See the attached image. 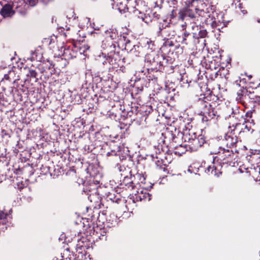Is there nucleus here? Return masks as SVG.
I'll use <instances>...</instances> for the list:
<instances>
[{"label":"nucleus","mask_w":260,"mask_h":260,"mask_svg":"<svg viewBox=\"0 0 260 260\" xmlns=\"http://www.w3.org/2000/svg\"><path fill=\"white\" fill-rule=\"evenodd\" d=\"M145 61L151 70L165 71L166 73H173L174 67L172 66L174 58L166 56L162 54H157L151 52L147 53L145 57Z\"/></svg>","instance_id":"obj_1"},{"label":"nucleus","mask_w":260,"mask_h":260,"mask_svg":"<svg viewBox=\"0 0 260 260\" xmlns=\"http://www.w3.org/2000/svg\"><path fill=\"white\" fill-rule=\"evenodd\" d=\"M186 143L188 151L191 152L197 151L206 142L205 138L203 135L198 137L192 130L185 129L179 133L177 137H173V140L176 143H179V140Z\"/></svg>","instance_id":"obj_2"},{"label":"nucleus","mask_w":260,"mask_h":260,"mask_svg":"<svg viewBox=\"0 0 260 260\" xmlns=\"http://www.w3.org/2000/svg\"><path fill=\"white\" fill-rule=\"evenodd\" d=\"M211 153L217 154V156L214 157V161H219L220 164H227L229 166L234 165L237 157V154L233 150L225 149L218 145L214 146Z\"/></svg>","instance_id":"obj_3"},{"label":"nucleus","mask_w":260,"mask_h":260,"mask_svg":"<svg viewBox=\"0 0 260 260\" xmlns=\"http://www.w3.org/2000/svg\"><path fill=\"white\" fill-rule=\"evenodd\" d=\"M197 108L199 114L202 116V121L206 122L207 124H209L212 120L215 122V120L217 119L210 102L203 99H199L197 103Z\"/></svg>","instance_id":"obj_4"},{"label":"nucleus","mask_w":260,"mask_h":260,"mask_svg":"<svg viewBox=\"0 0 260 260\" xmlns=\"http://www.w3.org/2000/svg\"><path fill=\"white\" fill-rule=\"evenodd\" d=\"M156 149L155 154L151 155L152 159L157 167L165 171L166 167L171 162V157L167 155V150H164L161 145H158Z\"/></svg>","instance_id":"obj_5"},{"label":"nucleus","mask_w":260,"mask_h":260,"mask_svg":"<svg viewBox=\"0 0 260 260\" xmlns=\"http://www.w3.org/2000/svg\"><path fill=\"white\" fill-rule=\"evenodd\" d=\"M232 113L230 115V118L232 120L230 123L229 126V128H232L233 130L239 127L240 124H242L246 120L245 117L247 118H251L252 112H247L246 114L243 110H240L238 107H236V109H232Z\"/></svg>","instance_id":"obj_6"},{"label":"nucleus","mask_w":260,"mask_h":260,"mask_svg":"<svg viewBox=\"0 0 260 260\" xmlns=\"http://www.w3.org/2000/svg\"><path fill=\"white\" fill-rule=\"evenodd\" d=\"M88 49L87 45L73 44L64 48L63 55L66 59L69 60L76 57L78 54H84Z\"/></svg>","instance_id":"obj_7"},{"label":"nucleus","mask_w":260,"mask_h":260,"mask_svg":"<svg viewBox=\"0 0 260 260\" xmlns=\"http://www.w3.org/2000/svg\"><path fill=\"white\" fill-rule=\"evenodd\" d=\"M198 13V20L194 22V25H192V30H194L196 28L198 29L199 26L201 25V24L213 25L214 22L213 12L211 13L209 11H205L203 10H201Z\"/></svg>","instance_id":"obj_8"},{"label":"nucleus","mask_w":260,"mask_h":260,"mask_svg":"<svg viewBox=\"0 0 260 260\" xmlns=\"http://www.w3.org/2000/svg\"><path fill=\"white\" fill-rule=\"evenodd\" d=\"M236 130H233L229 128L224 136V144L228 147L232 148L234 147H236L238 143V138L236 135Z\"/></svg>","instance_id":"obj_9"},{"label":"nucleus","mask_w":260,"mask_h":260,"mask_svg":"<svg viewBox=\"0 0 260 260\" xmlns=\"http://www.w3.org/2000/svg\"><path fill=\"white\" fill-rule=\"evenodd\" d=\"M170 23L168 22L166 20H163L162 22H160L158 24L159 36L165 35L168 31L170 32V34L166 35V36L168 38H172L174 36L175 32L170 27Z\"/></svg>","instance_id":"obj_10"},{"label":"nucleus","mask_w":260,"mask_h":260,"mask_svg":"<svg viewBox=\"0 0 260 260\" xmlns=\"http://www.w3.org/2000/svg\"><path fill=\"white\" fill-rule=\"evenodd\" d=\"M133 202L141 201H149L151 200V194L147 192L146 189L139 188V190L133 196Z\"/></svg>","instance_id":"obj_11"},{"label":"nucleus","mask_w":260,"mask_h":260,"mask_svg":"<svg viewBox=\"0 0 260 260\" xmlns=\"http://www.w3.org/2000/svg\"><path fill=\"white\" fill-rule=\"evenodd\" d=\"M221 165L222 164H220L219 161H214L213 160L212 165L209 166L206 171L215 176L219 177L221 174Z\"/></svg>","instance_id":"obj_12"},{"label":"nucleus","mask_w":260,"mask_h":260,"mask_svg":"<svg viewBox=\"0 0 260 260\" xmlns=\"http://www.w3.org/2000/svg\"><path fill=\"white\" fill-rule=\"evenodd\" d=\"M133 177L135 188H138L139 187L140 188L147 189V186L145 185L146 178L144 175L138 173Z\"/></svg>","instance_id":"obj_13"},{"label":"nucleus","mask_w":260,"mask_h":260,"mask_svg":"<svg viewBox=\"0 0 260 260\" xmlns=\"http://www.w3.org/2000/svg\"><path fill=\"white\" fill-rule=\"evenodd\" d=\"M251 91H248L246 88L240 87L237 92L236 100L238 103H242L247 98H252Z\"/></svg>","instance_id":"obj_14"},{"label":"nucleus","mask_w":260,"mask_h":260,"mask_svg":"<svg viewBox=\"0 0 260 260\" xmlns=\"http://www.w3.org/2000/svg\"><path fill=\"white\" fill-rule=\"evenodd\" d=\"M127 10L129 13H133L135 17L141 19L147 24H148L151 21L149 17H148L145 14L141 12L140 11L136 9L135 7L129 6V7H127Z\"/></svg>","instance_id":"obj_15"},{"label":"nucleus","mask_w":260,"mask_h":260,"mask_svg":"<svg viewBox=\"0 0 260 260\" xmlns=\"http://www.w3.org/2000/svg\"><path fill=\"white\" fill-rule=\"evenodd\" d=\"M164 49L166 51L169 50V51H173L175 49H177L178 50V53L181 54L183 52L182 47H181L179 44H175V43L169 39H167V40L165 41Z\"/></svg>","instance_id":"obj_16"},{"label":"nucleus","mask_w":260,"mask_h":260,"mask_svg":"<svg viewBox=\"0 0 260 260\" xmlns=\"http://www.w3.org/2000/svg\"><path fill=\"white\" fill-rule=\"evenodd\" d=\"M108 64L112 66L113 68H116L119 66V62L121 61L118 53L115 51L112 53H108Z\"/></svg>","instance_id":"obj_17"},{"label":"nucleus","mask_w":260,"mask_h":260,"mask_svg":"<svg viewBox=\"0 0 260 260\" xmlns=\"http://www.w3.org/2000/svg\"><path fill=\"white\" fill-rule=\"evenodd\" d=\"M173 136H172V137ZM172 141H173L172 140ZM174 143H175L174 141L172 142V146L173 147V150L172 153L175 155L181 156L183 154L185 153L186 151H188V149L186 147V143L182 141V143L179 144L178 145H175Z\"/></svg>","instance_id":"obj_18"},{"label":"nucleus","mask_w":260,"mask_h":260,"mask_svg":"<svg viewBox=\"0 0 260 260\" xmlns=\"http://www.w3.org/2000/svg\"><path fill=\"white\" fill-rule=\"evenodd\" d=\"M193 34L191 35L189 32L184 31L182 35V40L180 41L182 45L184 46H190L195 42Z\"/></svg>","instance_id":"obj_19"},{"label":"nucleus","mask_w":260,"mask_h":260,"mask_svg":"<svg viewBox=\"0 0 260 260\" xmlns=\"http://www.w3.org/2000/svg\"><path fill=\"white\" fill-rule=\"evenodd\" d=\"M101 46L105 51V54L112 53L115 51V45L114 41L112 40H104Z\"/></svg>","instance_id":"obj_20"},{"label":"nucleus","mask_w":260,"mask_h":260,"mask_svg":"<svg viewBox=\"0 0 260 260\" xmlns=\"http://www.w3.org/2000/svg\"><path fill=\"white\" fill-rule=\"evenodd\" d=\"M248 121V120H246L244 122L240 124L239 127L236 129V132L239 134L242 133L251 134L253 130L251 128L250 124Z\"/></svg>","instance_id":"obj_21"},{"label":"nucleus","mask_w":260,"mask_h":260,"mask_svg":"<svg viewBox=\"0 0 260 260\" xmlns=\"http://www.w3.org/2000/svg\"><path fill=\"white\" fill-rule=\"evenodd\" d=\"M1 15L5 18L12 16L14 14L12 7L10 4L4 5L1 10Z\"/></svg>","instance_id":"obj_22"},{"label":"nucleus","mask_w":260,"mask_h":260,"mask_svg":"<svg viewBox=\"0 0 260 260\" xmlns=\"http://www.w3.org/2000/svg\"><path fill=\"white\" fill-rule=\"evenodd\" d=\"M123 176V179L121 185H124L126 188L133 189L135 188V185L133 182V175H130V176L128 177L127 175H125Z\"/></svg>","instance_id":"obj_23"},{"label":"nucleus","mask_w":260,"mask_h":260,"mask_svg":"<svg viewBox=\"0 0 260 260\" xmlns=\"http://www.w3.org/2000/svg\"><path fill=\"white\" fill-rule=\"evenodd\" d=\"M201 10L198 8L192 9L190 8H186V15L187 17L192 19L194 23V22L197 21V20H198V16H199L198 12Z\"/></svg>","instance_id":"obj_24"},{"label":"nucleus","mask_w":260,"mask_h":260,"mask_svg":"<svg viewBox=\"0 0 260 260\" xmlns=\"http://www.w3.org/2000/svg\"><path fill=\"white\" fill-rule=\"evenodd\" d=\"M203 25L201 24V25L199 26L198 29L196 28L193 30H197L199 31L198 33L193 32V37L195 39V40L199 39V38H204L207 37L208 32L206 29H204L203 27Z\"/></svg>","instance_id":"obj_25"},{"label":"nucleus","mask_w":260,"mask_h":260,"mask_svg":"<svg viewBox=\"0 0 260 260\" xmlns=\"http://www.w3.org/2000/svg\"><path fill=\"white\" fill-rule=\"evenodd\" d=\"M116 30L113 28H109L106 30L104 33L105 39L106 40L113 41L117 37Z\"/></svg>","instance_id":"obj_26"},{"label":"nucleus","mask_w":260,"mask_h":260,"mask_svg":"<svg viewBox=\"0 0 260 260\" xmlns=\"http://www.w3.org/2000/svg\"><path fill=\"white\" fill-rule=\"evenodd\" d=\"M7 222V214L0 211V232L7 229L6 224Z\"/></svg>","instance_id":"obj_27"},{"label":"nucleus","mask_w":260,"mask_h":260,"mask_svg":"<svg viewBox=\"0 0 260 260\" xmlns=\"http://www.w3.org/2000/svg\"><path fill=\"white\" fill-rule=\"evenodd\" d=\"M232 6L234 7L237 11L240 10L243 13V14H245L247 13L246 10L243 9V5L239 0H234L232 4Z\"/></svg>","instance_id":"obj_28"},{"label":"nucleus","mask_w":260,"mask_h":260,"mask_svg":"<svg viewBox=\"0 0 260 260\" xmlns=\"http://www.w3.org/2000/svg\"><path fill=\"white\" fill-rule=\"evenodd\" d=\"M118 169L120 172H121L120 175L121 176H124L126 175L127 173H131V171H129L128 169L126 170L124 166H121L119 165H117V166Z\"/></svg>","instance_id":"obj_29"},{"label":"nucleus","mask_w":260,"mask_h":260,"mask_svg":"<svg viewBox=\"0 0 260 260\" xmlns=\"http://www.w3.org/2000/svg\"><path fill=\"white\" fill-rule=\"evenodd\" d=\"M251 94L252 98H248L251 100L252 102L254 103H260V95L255 93V91H251Z\"/></svg>","instance_id":"obj_30"},{"label":"nucleus","mask_w":260,"mask_h":260,"mask_svg":"<svg viewBox=\"0 0 260 260\" xmlns=\"http://www.w3.org/2000/svg\"><path fill=\"white\" fill-rule=\"evenodd\" d=\"M88 198L90 202L96 203L98 202L99 195L96 192L94 194H90Z\"/></svg>","instance_id":"obj_31"},{"label":"nucleus","mask_w":260,"mask_h":260,"mask_svg":"<svg viewBox=\"0 0 260 260\" xmlns=\"http://www.w3.org/2000/svg\"><path fill=\"white\" fill-rule=\"evenodd\" d=\"M185 17H187L186 15V8L181 10L179 12V18L182 20H183Z\"/></svg>","instance_id":"obj_32"},{"label":"nucleus","mask_w":260,"mask_h":260,"mask_svg":"<svg viewBox=\"0 0 260 260\" xmlns=\"http://www.w3.org/2000/svg\"><path fill=\"white\" fill-rule=\"evenodd\" d=\"M27 76L28 77H30V78H36L37 76V73L34 70L29 69Z\"/></svg>","instance_id":"obj_33"},{"label":"nucleus","mask_w":260,"mask_h":260,"mask_svg":"<svg viewBox=\"0 0 260 260\" xmlns=\"http://www.w3.org/2000/svg\"><path fill=\"white\" fill-rule=\"evenodd\" d=\"M102 55H103V58H102L101 61L102 62L103 65H107L108 64V55L106 56V54L105 53H102Z\"/></svg>","instance_id":"obj_34"},{"label":"nucleus","mask_w":260,"mask_h":260,"mask_svg":"<svg viewBox=\"0 0 260 260\" xmlns=\"http://www.w3.org/2000/svg\"><path fill=\"white\" fill-rule=\"evenodd\" d=\"M161 94L164 95L165 96V98L166 100H168L169 99V96H167L166 94L167 93L169 94L170 93V91L169 89H167V86L166 87L165 89H162L160 92Z\"/></svg>","instance_id":"obj_35"},{"label":"nucleus","mask_w":260,"mask_h":260,"mask_svg":"<svg viewBox=\"0 0 260 260\" xmlns=\"http://www.w3.org/2000/svg\"><path fill=\"white\" fill-rule=\"evenodd\" d=\"M176 16H177L176 10L174 9L171 11V13L169 15L170 20H171L172 19H174L175 17H176Z\"/></svg>","instance_id":"obj_36"},{"label":"nucleus","mask_w":260,"mask_h":260,"mask_svg":"<svg viewBox=\"0 0 260 260\" xmlns=\"http://www.w3.org/2000/svg\"><path fill=\"white\" fill-rule=\"evenodd\" d=\"M27 2L30 6L34 7L38 3V0H27Z\"/></svg>","instance_id":"obj_37"},{"label":"nucleus","mask_w":260,"mask_h":260,"mask_svg":"<svg viewBox=\"0 0 260 260\" xmlns=\"http://www.w3.org/2000/svg\"><path fill=\"white\" fill-rule=\"evenodd\" d=\"M123 38L124 39V41H126V42L125 43V49H127V50H128L130 49L131 48V46H130V43H131V41L129 40H126V37L123 36Z\"/></svg>","instance_id":"obj_38"},{"label":"nucleus","mask_w":260,"mask_h":260,"mask_svg":"<svg viewBox=\"0 0 260 260\" xmlns=\"http://www.w3.org/2000/svg\"><path fill=\"white\" fill-rule=\"evenodd\" d=\"M117 71L118 72L125 73L126 72V68L124 66L122 65L119 67V69H117Z\"/></svg>","instance_id":"obj_39"},{"label":"nucleus","mask_w":260,"mask_h":260,"mask_svg":"<svg viewBox=\"0 0 260 260\" xmlns=\"http://www.w3.org/2000/svg\"><path fill=\"white\" fill-rule=\"evenodd\" d=\"M49 70H50L51 71L50 72V75L55 73V69L54 68V66H52V64H50V66L48 68Z\"/></svg>","instance_id":"obj_40"},{"label":"nucleus","mask_w":260,"mask_h":260,"mask_svg":"<svg viewBox=\"0 0 260 260\" xmlns=\"http://www.w3.org/2000/svg\"><path fill=\"white\" fill-rule=\"evenodd\" d=\"M255 92L256 94L260 95V83L258 84V85L255 87Z\"/></svg>","instance_id":"obj_41"},{"label":"nucleus","mask_w":260,"mask_h":260,"mask_svg":"<svg viewBox=\"0 0 260 260\" xmlns=\"http://www.w3.org/2000/svg\"><path fill=\"white\" fill-rule=\"evenodd\" d=\"M107 156H110V155H116V152L115 151H113L112 150L111 152H108L107 153Z\"/></svg>","instance_id":"obj_42"},{"label":"nucleus","mask_w":260,"mask_h":260,"mask_svg":"<svg viewBox=\"0 0 260 260\" xmlns=\"http://www.w3.org/2000/svg\"><path fill=\"white\" fill-rule=\"evenodd\" d=\"M256 157H259L257 154H253L250 156V158L252 160L255 159Z\"/></svg>","instance_id":"obj_43"},{"label":"nucleus","mask_w":260,"mask_h":260,"mask_svg":"<svg viewBox=\"0 0 260 260\" xmlns=\"http://www.w3.org/2000/svg\"><path fill=\"white\" fill-rule=\"evenodd\" d=\"M186 26H187V25H186V23H184L183 24H182L181 25V27H182V29L185 30L186 28Z\"/></svg>","instance_id":"obj_44"},{"label":"nucleus","mask_w":260,"mask_h":260,"mask_svg":"<svg viewBox=\"0 0 260 260\" xmlns=\"http://www.w3.org/2000/svg\"><path fill=\"white\" fill-rule=\"evenodd\" d=\"M4 79H6V80H9V75L8 74H5L4 75Z\"/></svg>","instance_id":"obj_45"},{"label":"nucleus","mask_w":260,"mask_h":260,"mask_svg":"<svg viewBox=\"0 0 260 260\" xmlns=\"http://www.w3.org/2000/svg\"><path fill=\"white\" fill-rule=\"evenodd\" d=\"M170 34V31H168L165 35H163V36H161L162 37H164L165 38H167V39H169L170 38H168V37L166 36V35H168V34Z\"/></svg>","instance_id":"obj_46"},{"label":"nucleus","mask_w":260,"mask_h":260,"mask_svg":"<svg viewBox=\"0 0 260 260\" xmlns=\"http://www.w3.org/2000/svg\"><path fill=\"white\" fill-rule=\"evenodd\" d=\"M52 0H44V2H45L46 3L51 2Z\"/></svg>","instance_id":"obj_47"},{"label":"nucleus","mask_w":260,"mask_h":260,"mask_svg":"<svg viewBox=\"0 0 260 260\" xmlns=\"http://www.w3.org/2000/svg\"><path fill=\"white\" fill-rule=\"evenodd\" d=\"M34 53H33V54H32V57H31V58H32V59L35 60V57H34Z\"/></svg>","instance_id":"obj_48"},{"label":"nucleus","mask_w":260,"mask_h":260,"mask_svg":"<svg viewBox=\"0 0 260 260\" xmlns=\"http://www.w3.org/2000/svg\"><path fill=\"white\" fill-rule=\"evenodd\" d=\"M188 171H189V172H190V173H191V170L190 169V168H189L188 169Z\"/></svg>","instance_id":"obj_49"},{"label":"nucleus","mask_w":260,"mask_h":260,"mask_svg":"<svg viewBox=\"0 0 260 260\" xmlns=\"http://www.w3.org/2000/svg\"><path fill=\"white\" fill-rule=\"evenodd\" d=\"M139 90L140 91H142L143 90V87H141Z\"/></svg>","instance_id":"obj_50"},{"label":"nucleus","mask_w":260,"mask_h":260,"mask_svg":"<svg viewBox=\"0 0 260 260\" xmlns=\"http://www.w3.org/2000/svg\"><path fill=\"white\" fill-rule=\"evenodd\" d=\"M154 80L155 81H156L157 78H154Z\"/></svg>","instance_id":"obj_51"},{"label":"nucleus","mask_w":260,"mask_h":260,"mask_svg":"<svg viewBox=\"0 0 260 260\" xmlns=\"http://www.w3.org/2000/svg\"><path fill=\"white\" fill-rule=\"evenodd\" d=\"M125 59L124 58H123L122 59V61L123 62L124 61V60Z\"/></svg>","instance_id":"obj_52"},{"label":"nucleus","mask_w":260,"mask_h":260,"mask_svg":"<svg viewBox=\"0 0 260 260\" xmlns=\"http://www.w3.org/2000/svg\"><path fill=\"white\" fill-rule=\"evenodd\" d=\"M257 22H258V23H259V22H260V19H259V20H257Z\"/></svg>","instance_id":"obj_53"}]
</instances>
